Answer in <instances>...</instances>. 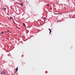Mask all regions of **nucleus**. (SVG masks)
I'll use <instances>...</instances> for the list:
<instances>
[{
    "label": "nucleus",
    "instance_id": "21",
    "mask_svg": "<svg viewBox=\"0 0 75 75\" xmlns=\"http://www.w3.org/2000/svg\"><path fill=\"white\" fill-rule=\"evenodd\" d=\"M74 16H75V15H74Z\"/></svg>",
    "mask_w": 75,
    "mask_h": 75
},
{
    "label": "nucleus",
    "instance_id": "5",
    "mask_svg": "<svg viewBox=\"0 0 75 75\" xmlns=\"http://www.w3.org/2000/svg\"><path fill=\"white\" fill-rule=\"evenodd\" d=\"M21 4H20V5H21V6H23V3H21Z\"/></svg>",
    "mask_w": 75,
    "mask_h": 75
},
{
    "label": "nucleus",
    "instance_id": "1",
    "mask_svg": "<svg viewBox=\"0 0 75 75\" xmlns=\"http://www.w3.org/2000/svg\"><path fill=\"white\" fill-rule=\"evenodd\" d=\"M48 29L49 30V31H50V34H51V30L50 29Z\"/></svg>",
    "mask_w": 75,
    "mask_h": 75
},
{
    "label": "nucleus",
    "instance_id": "7",
    "mask_svg": "<svg viewBox=\"0 0 75 75\" xmlns=\"http://www.w3.org/2000/svg\"><path fill=\"white\" fill-rule=\"evenodd\" d=\"M13 23H14V24H15V22H14V20H13Z\"/></svg>",
    "mask_w": 75,
    "mask_h": 75
},
{
    "label": "nucleus",
    "instance_id": "12",
    "mask_svg": "<svg viewBox=\"0 0 75 75\" xmlns=\"http://www.w3.org/2000/svg\"><path fill=\"white\" fill-rule=\"evenodd\" d=\"M15 0H12V1H14Z\"/></svg>",
    "mask_w": 75,
    "mask_h": 75
},
{
    "label": "nucleus",
    "instance_id": "17",
    "mask_svg": "<svg viewBox=\"0 0 75 75\" xmlns=\"http://www.w3.org/2000/svg\"><path fill=\"white\" fill-rule=\"evenodd\" d=\"M59 22V21L57 22V23H58Z\"/></svg>",
    "mask_w": 75,
    "mask_h": 75
},
{
    "label": "nucleus",
    "instance_id": "3",
    "mask_svg": "<svg viewBox=\"0 0 75 75\" xmlns=\"http://www.w3.org/2000/svg\"><path fill=\"white\" fill-rule=\"evenodd\" d=\"M18 68V67H17V68H16V71H18V68Z\"/></svg>",
    "mask_w": 75,
    "mask_h": 75
},
{
    "label": "nucleus",
    "instance_id": "14",
    "mask_svg": "<svg viewBox=\"0 0 75 75\" xmlns=\"http://www.w3.org/2000/svg\"><path fill=\"white\" fill-rule=\"evenodd\" d=\"M47 6H49V4H48V5H47Z\"/></svg>",
    "mask_w": 75,
    "mask_h": 75
},
{
    "label": "nucleus",
    "instance_id": "18",
    "mask_svg": "<svg viewBox=\"0 0 75 75\" xmlns=\"http://www.w3.org/2000/svg\"><path fill=\"white\" fill-rule=\"evenodd\" d=\"M7 34H9V33H8Z\"/></svg>",
    "mask_w": 75,
    "mask_h": 75
},
{
    "label": "nucleus",
    "instance_id": "9",
    "mask_svg": "<svg viewBox=\"0 0 75 75\" xmlns=\"http://www.w3.org/2000/svg\"><path fill=\"white\" fill-rule=\"evenodd\" d=\"M4 32H1V33H0V34H3Z\"/></svg>",
    "mask_w": 75,
    "mask_h": 75
},
{
    "label": "nucleus",
    "instance_id": "11",
    "mask_svg": "<svg viewBox=\"0 0 75 75\" xmlns=\"http://www.w3.org/2000/svg\"><path fill=\"white\" fill-rule=\"evenodd\" d=\"M10 18H11V19H12V18L11 17V16H10Z\"/></svg>",
    "mask_w": 75,
    "mask_h": 75
},
{
    "label": "nucleus",
    "instance_id": "15",
    "mask_svg": "<svg viewBox=\"0 0 75 75\" xmlns=\"http://www.w3.org/2000/svg\"><path fill=\"white\" fill-rule=\"evenodd\" d=\"M16 27H17V28H18V27L16 26Z\"/></svg>",
    "mask_w": 75,
    "mask_h": 75
},
{
    "label": "nucleus",
    "instance_id": "13",
    "mask_svg": "<svg viewBox=\"0 0 75 75\" xmlns=\"http://www.w3.org/2000/svg\"><path fill=\"white\" fill-rule=\"evenodd\" d=\"M5 26H6V27H7V25H5Z\"/></svg>",
    "mask_w": 75,
    "mask_h": 75
},
{
    "label": "nucleus",
    "instance_id": "2",
    "mask_svg": "<svg viewBox=\"0 0 75 75\" xmlns=\"http://www.w3.org/2000/svg\"><path fill=\"white\" fill-rule=\"evenodd\" d=\"M2 72H3L4 74H6V72L4 71H2Z\"/></svg>",
    "mask_w": 75,
    "mask_h": 75
},
{
    "label": "nucleus",
    "instance_id": "10",
    "mask_svg": "<svg viewBox=\"0 0 75 75\" xmlns=\"http://www.w3.org/2000/svg\"><path fill=\"white\" fill-rule=\"evenodd\" d=\"M3 72H1V75H3Z\"/></svg>",
    "mask_w": 75,
    "mask_h": 75
},
{
    "label": "nucleus",
    "instance_id": "6",
    "mask_svg": "<svg viewBox=\"0 0 75 75\" xmlns=\"http://www.w3.org/2000/svg\"><path fill=\"white\" fill-rule=\"evenodd\" d=\"M3 10H6V8H3Z\"/></svg>",
    "mask_w": 75,
    "mask_h": 75
},
{
    "label": "nucleus",
    "instance_id": "16",
    "mask_svg": "<svg viewBox=\"0 0 75 75\" xmlns=\"http://www.w3.org/2000/svg\"><path fill=\"white\" fill-rule=\"evenodd\" d=\"M44 18H46L45 17Z\"/></svg>",
    "mask_w": 75,
    "mask_h": 75
},
{
    "label": "nucleus",
    "instance_id": "8",
    "mask_svg": "<svg viewBox=\"0 0 75 75\" xmlns=\"http://www.w3.org/2000/svg\"><path fill=\"white\" fill-rule=\"evenodd\" d=\"M23 25H24V26H25V23H23Z\"/></svg>",
    "mask_w": 75,
    "mask_h": 75
},
{
    "label": "nucleus",
    "instance_id": "4",
    "mask_svg": "<svg viewBox=\"0 0 75 75\" xmlns=\"http://www.w3.org/2000/svg\"><path fill=\"white\" fill-rule=\"evenodd\" d=\"M8 32H9L10 33H11L10 31H9V30H8V31L5 32V33H8Z\"/></svg>",
    "mask_w": 75,
    "mask_h": 75
},
{
    "label": "nucleus",
    "instance_id": "20",
    "mask_svg": "<svg viewBox=\"0 0 75 75\" xmlns=\"http://www.w3.org/2000/svg\"><path fill=\"white\" fill-rule=\"evenodd\" d=\"M0 24H1V23H0Z\"/></svg>",
    "mask_w": 75,
    "mask_h": 75
},
{
    "label": "nucleus",
    "instance_id": "19",
    "mask_svg": "<svg viewBox=\"0 0 75 75\" xmlns=\"http://www.w3.org/2000/svg\"><path fill=\"white\" fill-rule=\"evenodd\" d=\"M22 57H23V55L22 56Z\"/></svg>",
    "mask_w": 75,
    "mask_h": 75
}]
</instances>
